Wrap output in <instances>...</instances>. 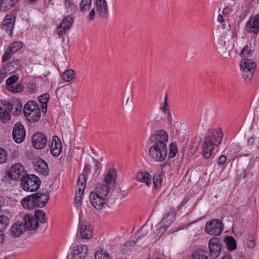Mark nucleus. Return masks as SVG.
<instances>
[{
    "label": "nucleus",
    "mask_w": 259,
    "mask_h": 259,
    "mask_svg": "<svg viewBox=\"0 0 259 259\" xmlns=\"http://www.w3.org/2000/svg\"><path fill=\"white\" fill-rule=\"evenodd\" d=\"M149 139L153 144L149 150L150 156L155 161H163L167 155L168 135L164 130H159Z\"/></svg>",
    "instance_id": "f257e3e1"
},
{
    "label": "nucleus",
    "mask_w": 259,
    "mask_h": 259,
    "mask_svg": "<svg viewBox=\"0 0 259 259\" xmlns=\"http://www.w3.org/2000/svg\"><path fill=\"white\" fill-rule=\"evenodd\" d=\"M117 177L115 169L111 168L103 180V183H98L96 185V193L97 195L107 198L110 190L116 184Z\"/></svg>",
    "instance_id": "f03ea898"
},
{
    "label": "nucleus",
    "mask_w": 259,
    "mask_h": 259,
    "mask_svg": "<svg viewBox=\"0 0 259 259\" xmlns=\"http://www.w3.org/2000/svg\"><path fill=\"white\" fill-rule=\"evenodd\" d=\"M21 187L26 191H35L39 189L41 184L40 179L34 175L26 174L21 179Z\"/></svg>",
    "instance_id": "7ed1b4c3"
},
{
    "label": "nucleus",
    "mask_w": 259,
    "mask_h": 259,
    "mask_svg": "<svg viewBox=\"0 0 259 259\" xmlns=\"http://www.w3.org/2000/svg\"><path fill=\"white\" fill-rule=\"evenodd\" d=\"M23 112L27 119L31 122H37L40 119V109L36 103L33 101H29L25 105Z\"/></svg>",
    "instance_id": "20e7f679"
},
{
    "label": "nucleus",
    "mask_w": 259,
    "mask_h": 259,
    "mask_svg": "<svg viewBox=\"0 0 259 259\" xmlns=\"http://www.w3.org/2000/svg\"><path fill=\"white\" fill-rule=\"evenodd\" d=\"M240 67L243 71L244 79L251 80L256 67V63L248 58H242Z\"/></svg>",
    "instance_id": "39448f33"
},
{
    "label": "nucleus",
    "mask_w": 259,
    "mask_h": 259,
    "mask_svg": "<svg viewBox=\"0 0 259 259\" xmlns=\"http://www.w3.org/2000/svg\"><path fill=\"white\" fill-rule=\"evenodd\" d=\"M26 174V171L24 170L23 166L20 163H17L10 167L8 175L13 180H21Z\"/></svg>",
    "instance_id": "423d86ee"
},
{
    "label": "nucleus",
    "mask_w": 259,
    "mask_h": 259,
    "mask_svg": "<svg viewBox=\"0 0 259 259\" xmlns=\"http://www.w3.org/2000/svg\"><path fill=\"white\" fill-rule=\"evenodd\" d=\"M86 187V180L84 174H80L77 180V191L75 193L74 201L77 206L81 204L82 195Z\"/></svg>",
    "instance_id": "0eeeda50"
},
{
    "label": "nucleus",
    "mask_w": 259,
    "mask_h": 259,
    "mask_svg": "<svg viewBox=\"0 0 259 259\" xmlns=\"http://www.w3.org/2000/svg\"><path fill=\"white\" fill-rule=\"evenodd\" d=\"M223 229V224L219 219L207 222L205 227V230L208 234L215 236L220 234Z\"/></svg>",
    "instance_id": "6e6552de"
},
{
    "label": "nucleus",
    "mask_w": 259,
    "mask_h": 259,
    "mask_svg": "<svg viewBox=\"0 0 259 259\" xmlns=\"http://www.w3.org/2000/svg\"><path fill=\"white\" fill-rule=\"evenodd\" d=\"M32 145L37 150L44 148L47 145L48 140L47 136L41 132H36L31 137Z\"/></svg>",
    "instance_id": "1a4fd4ad"
},
{
    "label": "nucleus",
    "mask_w": 259,
    "mask_h": 259,
    "mask_svg": "<svg viewBox=\"0 0 259 259\" xmlns=\"http://www.w3.org/2000/svg\"><path fill=\"white\" fill-rule=\"evenodd\" d=\"M222 247V242L219 238L210 239L208 242L210 257L212 258H217L221 253Z\"/></svg>",
    "instance_id": "9d476101"
},
{
    "label": "nucleus",
    "mask_w": 259,
    "mask_h": 259,
    "mask_svg": "<svg viewBox=\"0 0 259 259\" xmlns=\"http://www.w3.org/2000/svg\"><path fill=\"white\" fill-rule=\"evenodd\" d=\"M12 136L14 140L17 143H21L24 140L25 131L23 125L20 122H17L15 124Z\"/></svg>",
    "instance_id": "9b49d317"
},
{
    "label": "nucleus",
    "mask_w": 259,
    "mask_h": 259,
    "mask_svg": "<svg viewBox=\"0 0 259 259\" xmlns=\"http://www.w3.org/2000/svg\"><path fill=\"white\" fill-rule=\"evenodd\" d=\"M72 24L73 19L71 17L67 16L64 18L56 31L59 37H61L62 35L65 34L66 31L70 28Z\"/></svg>",
    "instance_id": "f8f14e48"
},
{
    "label": "nucleus",
    "mask_w": 259,
    "mask_h": 259,
    "mask_svg": "<svg viewBox=\"0 0 259 259\" xmlns=\"http://www.w3.org/2000/svg\"><path fill=\"white\" fill-rule=\"evenodd\" d=\"M246 31L257 35L259 32V14L250 17L246 23Z\"/></svg>",
    "instance_id": "ddd939ff"
},
{
    "label": "nucleus",
    "mask_w": 259,
    "mask_h": 259,
    "mask_svg": "<svg viewBox=\"0 0 259 259\" xmlns=\"http://www.w3.org/2000/svg\"><path fill=\"white\" fill-rule=\"evenodd\" d=\"M91 203L92 206L97 210H101L105 204L106 198L101 197V196L92 192L90 195Z\"/></svg>",
    "instance_id": "4468645a"
},
{
    "label": "nucleus",
    "mask_w": 259,
    "mask_h": 259,
    "mask_svg": "<svg viewBox=\"0 0 259 259\" xmlns=\"http://www.w3.org/2000/svg\"><path fill=\"white\" fill-rule=\"evenodd\" d=\"M88 247L86 245L74 247L72 249V259H83L87 255Z\"/></svg>",
    "instance_id": "2eb2a0df"
},
{
    "label": "nucleus",
    "mask_w": 259,
    "mask_h": 259,
    "mask_svg": "<svg viewBox=\"0 0 259 259\" xmlns=\"http://www.w3.org/2000/svg\"><path fill=\"white\" fill-rule=\"evenodd\" d=\"M80 234L82 239H89L93 235L92 230L87 222H80L79 226Z\"/></svg>",
    "instance_id": "dca6fc26"
},
{
    "label": "nucleus",
    "mask_w": 259,
    "mask_h": 259,
    "mask_svg": "<svg viewBox=\"0 0 259 259\" xmlns=\"http://www.w3.org/2000/svg\"><path fill=\"white\" fill-rule=\"evenodd\" d=\"M15 17L13 15H7L3 21L2 29L5 30L11 35L12 33V29L14 27Z\"/></svg>",
    "instance_id": "f3484780"
},
{
    "label": "nucleus",
    "mask_w": 259,
    "mask_h": 259,
    "mask_svg": "<svg viewBox=\"0 0 259 259\" xmlns=\"http://www.w3.org/2000/svg\"><path fill=\"white\" fill-rule=\"evenodd\" d=\"M223 134L221 132L213 131L211 135H209L205 141L206 143L218 146L221 144Z\"/></svg>",
    "instance_id": "a211bd4d"
},
{
    "label": "nucleus",
    "mask_w": 259,
    "mask_h": 259,
    "mask_svg": "<svg viewBox=\"0 0 259 259\" xmlns=\"http://www.w3.org/2000/svg\"><path fill=\"white\" fill-rule=\"evenodd\" d=\"M51 151L54 156H58L62 151V144L58 136H54L52 138Z\"/></svg>",
    "instance_id": "6ab92c4d"
},
{
    "label": "nucleus",
    "mask_w": 259,
    "mask_h": 259,
    "mask_svg": "<svg viewBox=\"0 0 259 259\" xmlns=\"http://www.w3.org/2000/svg\"><path fill=\"white\" fill-rule=\"evenodd\" d=\"M9 111V107L6 102L0 101V120L3 123H6L11 119Z\"/></svg>",
    "instance_id": "aec40b11"
},
{
    "label": "nucleus",
    "mask_w": 259,
    "mask_h": 259,
    "mask_svg": "<svg viewBox=\"0 0 259 259\" xmlns=\"http://www.w3.org/2000/svg\"><path fill=\"white\" fill-rule=\"evenodd\" d=\"M34 200L37 203V207H44L49 199V195L48 193H36L33 194Z\"/></svg>",
    "instance_id": "412c9836"
},
{
    "label": "nucleus",
    "mask_w": 259,
    "mask_h": 259,
    "mask_svg": "<svg viewBox=\"0 0 259 259\" xmlns=\"http://www.w3.org/2000/svg\"><path fill=\"white\" fill-rule=\"evenodd\" d=\"M11 230V235L18 237L26 231V227L22 221H17L12 225Z\"/></svg>",
    "instance_id": "4be33fe9"
},
{
    "label": "nucleus",
    "mask_w": 259,
    "mask_h": 259,
    "mask_svg": "<svg viewBox=\"0 0 259 259\" xmlns=\"http://www.w3.org/2000/svg\"><path fill=\"white\" fill-rule=\"evenodd\" d=\"M27 229L33 230L38 227V223L32 215L27 214L25 216L22 221Z\"/></svg>",
    "instance_id": "5701e85b"
},
{
    "label": "nucleus",
    "mask_w": 259,
    "mask_h": 259,
    "mask_svg": "<svg viewBox=\"0 0 259 259\" xmlns=\"http://www.w3.org/2000/svg\"><path fill=\"white\" fill-rule=\"evenodd\" d=\"M97 13L102 17L106 18L108 15V9L105 0H96Z\"/></svg>",
    "instance_id": "b1692460"
},
{
    "label": "nucleus",
    "mask_w": 259,
    "mask_h": 259,
    "mask_svg": "<svg viewBox=\"0 0 259 259\" xmlns=\"http://www.w3.org/2000/svg\"><path fill=\"white\" fill-rule=\"evenodd\" d=\"M35 168L40 174L47 176L49 174V168L48 164L46 161L40 159L37 160L35 163Z\"/></svg>",
    "instance_id": "393cba45"
},
{
    "label": "nucleus",
    "mask_w": 259,
    "mask_h": 259,
    "mask_svg": "<svg viewBox=\"0 0 259 259\" xmlns=\"http://www.w3.org/2000/svg\"><path fill=\"white\" fill-rule=\"evenodd\" d=\"M36 204L37 203L34 200L33 194L24 198L21 201V204L25 209H33L35 208L36 207H37V206H36Z\"/></svg>",
    "instance_id": "a878e982"
},
{
    "label": "nucleus",
    "mask_w": 259,
    "mask_h": 259,
    "mask_svg": "<svg viewBox=\"0 0 259 259\" xmlns=\"http://www.w3.org/2000/svg\"><path fill=\"white\" fill-rule=\"evenodd\" d=\"M19 0H2L0 3V11L6 12L14 7Z\"/></svg>",
    "instance_id": "bb28decb"
},
{
    "label": "nucleus",
    "mask_w": 259,
    "mask_h": 259,
    "mask_svg": "<svg viewBox=\"0 0 259 259\" xmlns=\"http://www.w3.org/2000/svg\"><path fill=\"white\" fill-rule=\"evenodd\" d=\"M7 104L9 107V111L10 112L16 116L19 115L22 111V104H20V103H10L9 102H7Z\"/></svg>",
    "instance_id": "cd10ccee"
},
{
    "label": "nucleus",
    "mask_w": 259,
    "mask_h": 259,
    "mask_svg": "<svg viewBox=\"0 0 259 259\" xmlns=\"http://www.w3.org/2000/svg\"><path fill=\"white\" fill-rule=\"evenodd\" d=\"M175 217V212L174 211H170L163 217L160 224L162 226L167 227L174 221Z\"/></svg>",
    "instance_id": "c85d7f7f"
},
{
    "label": "nucleus",
    "mask_w": 259,
    "mask_h": 259,
    "mask_svg": "<svg viewBox=\"0 0 259 259\" xmlns=\"http://www.w3.org/2000/svg\"><path fill=\"white\" fill-rule=\"evenodd\" d=\"M150 176V174L146 171L139 172L137 175V179L139 181L146 183L149 187L151 184Z\"/></svg>",
    "instance_id": "c756f323"
},
{
    "label": "nucleus",
    "mask_w": 259,
    "mask_h": 259,
    "mask_svg": "<svg viewBox=\"0 0 259 259\" xmlns=\"http://www.w3.org/2000/svg\"><path fill=\"white\" fill-rule=\"evenodd\" d=\"M21 61L20 60H12L8 63L6 65L4 66L7 69V70L9 72L8 73H13L20 65Z\"/></svg>",
    "instance_id": "7c9ffc66"
},
{
    "label": "nucleus",
    "mask_w": 259,
    "mask_h": 259,
    "mask_svg": "<svg viewBox=\"0 0 259 259\" xmlns=\"http://www.w3.org/2000/svg\"><path fill=\"white\" fill-rule=\"evenodd\" d=\"M213 146L209 143H206V141H205L202 151V155L204 158L207 159L210 157L213 149Z\"/></svg>",
    "instance_id": "2f4dec72"
},
{
    "label": "nucleus",
    "mask_w": 259,
    "mask_h": 259,
    "mask_svg": "<svg viewBox=\"0 0 259 259\" xmlns=\"http://www.w3.org/2000/svg\"><path fill=\"white\" fill-rule=\"evenodd\" d=\"M228 249L233 251L236 248L237 244L235 239L232 236H227L224 239Z\"/></svg>",
    "instance_id": "473e14b6"
},
{
    "label": "nucleus",
    "mask_w": 259,
    "mask_h": 259,
    "mask_svg": "<svg viewBox=\"0 0 259 259\" xmlns=\"http://www.w3.org/2000/svg\"><path fill=\"white\" fill-rule=\"evenodd\" d=\"M206 253L203 250H197L191 254V259H209Z\"/></svg>",
    "instance_id": "72a5a7b5"
},
{
    "label": "nucleus",
    "mask_w": 259,
    "mask_h": 259,
    "mask_svg": "<svg viewBox=\"0 0 259 259\" xmlns=\"http://www.w3.org/2000/svg\"><path fill=\"white\" fill-rule=\"evenodd\" d=\"M36 220L40 223H45L47 221L46 213L41 210L37 209L35 211L34 217Z\"/></svg>",
    "instance_id": "f704fd0d"
},
{
    "label": "nucleus",
    "mask_w": 259,
    "mask_h": 259,
    "mask_svg": "<svg viewBox=\"0 0 259 259\" xmlns=\"http://www.w3.org/2000/svg\"><path fill=\"white\" fill-rule=\"evenodd\" d=\"M50 98V95L48 93L44 94L38 97L39 101L42 104V112L47 111V103Z\"/></svg>",
    "instance_id": "c9c22d12"
},
{
    "label": "nucleus",
    "mask_w": 259,
    "mask_h": 259,
    "mask_svg": "<svg viewBox=\"0 0 259 259\" xmlns=\"http://www.w3.org/2000/svg\"><path fill=\"white\" fill-rule=\"evenodd\" d=\"M95 259H112L109 253L106 252L103 249H100L95 254Z\"/></svg>",
    "instance_id": "e433bc0d"
},
{
    "label": "nucleus",
    "mask_w": 259,
    "mask_h": 259,
    "mask_svg": "<svg viewBox=\"0 0 259 259\" xmlns=\"http://www.w3.org/2000/svg\"><path fill=\"white\" fill-rule=\"evenodd\" d=\"M253 50L251 49L250 45H246L241 50L240 55L243 58H248L252 53Z\"/></svg>",
    "instance_id": "4c0bfd02"
},
{
    "label": "nucleus",
    "mask_w": 259,
    "mask_h": 259,
    "mask_svg": "<svg viewBox=\"0 0 259 259\" xmlns=\"http://www.w3.org/2000/svg\"><path fill=\"white\" fill-rule=\"evenodd\" d=\"M19 77L16 75H13L9 77L6 80V84L8 89H12L14 84L18 80Z\"/></svg>",
    "instance_id": "58836bf2"
},
{
    "label": "nucleus",
    "mask_w": 259,
    "mask_h": 259,
    "mask_svg": "<svg viewBox=\"0 0 259 259\" xmlns=\"http://www.w3.org/2000/svg\"><path fill=\"white\" fill-rule=\"evenodd\" d=\"M74 76V72L72 69L65 71L62 75V79L66 82L71 81Z\"/></svg>",
    "instance_id": "ea45409f"
},
{
    "label": "nucleus",
    "mask_w": 259,
    "mask_h": 259,
    "mask_svg": "<svg viewBox=\"0 0 259 259\" xmlns=\"http://www.w3.org/2000/svg\"><path fill=\"white\" fill-rule=\"evenodd\" d=\"M23 47V43L20 41H16L11 43L9 46V50L11 53H14L21 49Z\"/></svg>",
    "instance_id": "a19ab883"
},
{
    "label": "nucleus",
    "mask_w": 259,
    "mask_h": 259,
    "mask_svg": "<svg viewBox=\"0 0 259 259\" xmlns=\"http://www.w3.org/2000/svg\"><path fill=\"white\" fill-rule=\"evenodd\" d=\"M163 176L161 174L155 175L153 176V185L156 189L159 188L161 186Z\"/></svg>",
    "instance_id": "79ce46f5"
},
{
    "label": "nucleus",
    "mask_w": 259,
    "mask_h": 259,
    "mask_svg": "<svg viewBox=\"0 0 259 259\" xmlns=\"http://www.w3.org/2000/svg\"><path fill=\"white\" fill-rule=\"evenodd\" d=\"M92 0H81L80 7V10L82 12L88 11L91 7Z\"/></svg>",
    "instance_id": "37998d69"
},
{
    "label": "nucleus",
    "mask_w": 259,
    "mask_h": 259,
    "mask_svg": "<svg viewBox=\"0 0 259 259\" xmlns=\"http://www.w3.org/2000/svg\"><path fill=\"white\" fill-rule=\"evenodd\" d=\"M169 151L168 154L169 158L174 157L178 152V148L176 144L174 142L171 143L169 145Z\"/></svg>",
    "instance_id": "c03bdc74"
},
{
    "label": "nucleus",
    "mask_w": 259,
    "mask_h": 259,
    "mask_svg": "<svg viewBox=\"0 0 259 259\" xmlns=\"http://www.w3.org/2000/svg\"><path fill=\"white\" fill-rule=\"evenodd\" d=\"M9 223V218L3 215H0V229H5Z\"/></svg>",
    "instance_id": "a18cd8bd"
},
{
    "label": "nucleus",
    "mask_w": 259,
    "mask_h": 259,
    "mask_svg": "<svg viewBox=\"0 0 259 259\" xmlns=\"http://www.w3.org/2000/svg\"><path fill=\"white\" fill-rule=\"evenodd\" d=\"M255 245V237L253 233H249L247 237V246L248 247L252 248Z\"/></svg>",
    "instance_id": "49530a36"
},
{
    "label": "nucleus",
    "mask_w": 259,
    "mask_h": 259,
    "mask_svg": "<svg viewBox=\"0 0 259 259\" xmlns=\"http://www.w3.org/2000/svg\"><path fill=\"white\" fill-rule=\"evenodd\" d=\"M227 149H229L231 152L238 153L240 150V148L237 144H232L228 146Z\"/></svg>",
    "instance_id": "de8ad7c7"
},
{
    "label": "nucleus",
    "mask_w": 259,
    "mask_h": 259,
    "mask_svg": "<svg viewBox=\"0 0 259 259\" xmlns=\"http://www.w3.org/2000/svg\"><path fill=\"white\" fill-rule=\"evenodd\" d=\"M9 72L7 70V69L5 67H3L1 71H0V83H2L4 79L8 76L9 74H11V73H8Z\"/></svg>",
    "instance_id": "09e8293b"
},
{
    "label": "nucleus",
    "mask_w": 259,
    "mask_h": 259,
    "mask_svg": "<svg viewBox=\"0 0 259 259\" xmlns=\"http://www.w3.org/2000/svg\"><path fill=\"white\" fill-rule=\"evenodd\" d=\"M7 158V153L6 150L0 148V163H4Z\"/></svg>",
    "instance_id": "8fccbe9b"
},
{
    "label": "nucleus",
    "mask_w": 259,
    "mask_h": 259,
    "mask_svg": "<svg viewBox=\"0 0 259 259\" xmlns=\"http://www.w3.org/2000/svg\"><path fill=\"white\" fill-rule=\"evenodd\" d=\"M162 110L164 113H169V110L168 108V101H167V95H165L164 97V105L162 108Z\"/></svg>",
    "instance_id": "3c124183"
},
{
    "label": "nucleus",
    "mask_w": 259,
    "mask_h": 259,
    "mask_svg": "<svg viewBox=\"0 0 259 259\" xmlns=\"http://www.w3.org/2000/svg\"><path fill=\"white\" fill-rule=\"evenodd\" d=\"M13 53L9 50V47L8 48L7 51L4 53L2 58V61L5 62L9 60Z\"/></svg>",
    "instance_id": "603ef678"
},
{
    "label": "nucleus",
    "mask_w": 259,
    "mask_h": 259,
    "mask_svg": "<svg viewBox=\"0 0 259 259\" xmlns=\"http://www.w3.org/2000/svg\"><path fill=\"white\" fill-rule=\"evenodd\" d=\"M13 53L9 50V47L8 48L7 51L4 53L2 58V61L5 62L9 60Z\"/></svg>",
    "instance_id": "864d4df0"
},
{
    "label": "nucleus",
    "mask_w": 259,
    "mask_h": 259,
    "mask_svg": "<svg viewBox=\"0 0 259 259\" xmlns=\"http://www.w3.org/2000/svg\"><path fill=\"white\" fill-rule=\"evenodd\" d=\"M23 90V86L21 84H17L16 87L13 86L12 89H10L9 91L14 93H20Z\"/></svg>",
    "instance_id": "5fc2aeb1"
},
{
    "label": "nucleus",
    "mask_w": 259,
    "mask_h": 259,
    "mask_svg": "<svg viewBox=\"0 0 259 259\" xmlns=\"http://www.w3.org/2000/svg\"><path fill=\"white\" fill-rule=\"evenodd\" d=\"M227 157L225 155H222L219 158L218 166L223 165L226 162Z\"/></svg>",
    "instance_id": "6e6d98bb"
},
{
    "label": "nucleus",
    "mask_w": 259,
    "mask_h": 259,
    "mask_svg": "<svg viewBox=\"0 0 259 259\" xmlns=\"http://www.w3.org/2000/svg\"><path fill=\"white\" fill-rule=\"evenodd\" d=\"M65 5L68 12H72L74 5L71 2L66 1Z\"/></svg>",
    "instance_id": "4d7b16f0"
},
{
    "label": "nucleus",
    "mask_w": 259,
    "mask_h": 259,
    "mask_svg": "<svg viewBox=\"0 0 259 259\" xmlns=\"http://www.w3.org/2000/svg\"><path fill=\"white\" fill-rule=\"evenodd\" d=\"M90 171V168L89 167V165L88 164H86L84 167L83 173H82L81 174H84L85 177L86 178L85 174L88 175Z\"/></svg>",
    "instance_id": "13d9d810"
},
{
    "label": "nucleus",
    "mask_w": 259,
    "mask_h": 259,
    "mask_svg": "<svg viewBox=\"0 0 259 259\" xmlns=\"http://www.w3.org/2000/svg\"><path fill=\"white\" fill-rule=\"evenodd\" d=\"M95 16V11L94 9H93L89 14V19L90 20H93Z\"/></svg>",
    "instance_id": "bf43d9fd"
},
{
    "label": "nucleus",
    "mask_w": 259,
    "mask_h": 259,
    "mask_svg": "<svg viewBox=\"0 0 259 259\" xmlns=\"http://www.w3.org/2000/svg\"><path fill=\"white\" fill-rule=\"evenodd\" d=\"M5 236L3 230L0 229V244L2 243L4 241Z\"/></svg>",
    "instance_id": "052dcab7"
},
{
    "label": "nucleus",
    "mask_w": 259,
    "mask_h": 259,
    "mask_svg": "<svg viewBox=\"0 0 259 259\" xmlns=\"http://www.w3.org/2000/svg\"><path fill=\"white\" fill-rule=\"evenodd\" d=\"M231 12V10L229 7H226L224 9L223 11V14L224 15H228Z\"/></svg>",
    "instance_id": "680f3d73"
},
{
    "label": "nucleus",
    "mask_w": 259,
    "mask_h": 259,
    "mask_svg": "<svg viewBox=\"0 0 259 259\" xmlns=\"http://www.w3.org/2000/svg\"><path fill=\"white\" fill-rule=\"evenodd\" d=\"M218 20L221 23H222L224 22V19H223L222 15H221V14L219 15V16L218 17Z\"/></svg>",
    "instance_id": "e2e57ef3"
},
{
    "label": "nucleus",
    "mask_w": 259,
    "mask_h": 259,
    "mask_svg": "<svg viewBox=\"0 0 259 259\" xmlns=\"http://www.w3.org/2000/svg\"><path fill=\"white\" fill-rule=\"evenodd\" d=\"M221 259H232V257L229 255H225Z\"/></svg>",
    "instance_id": "0e129e2a"
},
{
    "label": "nucleus",
    "mask_w": 259,
    "mask_h": 259,
    "mask_svg": "<svg viewBox=\"0 0 259 259\" xmlns=\"http://www.w3.org/2000/svg\"><path fill=\"white\" fill-rule=\"evenodd\" d=\"M94 161L96 163L95 165H96V170H97V169L99 168V163L98 162V163H97V160L95 159H94Z\"/></svg>",
    "instance_id": "69168bd1"
},
{
    "label": "nucleus",
    "mask_w": 259,
    "mask_h": 259,
    "mask_svg": "<svg viewBox=\"0 0 259 259\" xmlns=\"http://www.w3.org/2000/svg\"><path fill=\"white\" fill-rule=\"evenodd\" d=\"M154 121L153 120H151V121H149V122H148L147 123V125H149V126H152L153 124H154Z\"/></svg>",
    "instance_id": "338daca9"
},
{
    "label": "nucleus",
    "mask_w": 259,
    "mask_h": 259,
    "mask_svg": "<svg viewBox=\"0 0 259 259\" xmlns=\"http://www.w3.org/2000/svg\"><path fill=\"white\" fill-rule=\"evenodd\" d=\"M240 259H245V257L244 255H240Z\"/></svg>",
    "instance_id": "774afa93"
}]
</instances>
